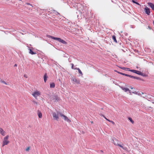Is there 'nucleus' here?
Instances as JSON below:
<instances>
[{
    "instance_id": "obj_1",
    "label": "nucleus",
    "mask_w": 154,
    "mask_h": 154,
    "mask_svg": "<svg viewBox=\"0 0 154 154\" xmlns=\"http://www.w3.org/2000/svg\"><path fill=\"white\" fill-rule=\"evenodd\" d=\"M62 114V113L57 110L56 111V112H53L52 114L53 119L58 120L59 115L61 116V114Z\"/></svg>"
},
{
    "instance_id": "obj_2",
    "label": "nucleus",
    "mask_w": 154,
    "mask_h": 154,
    "mask_svg": "<svg viewBox=\"0 0 154 154\" xmlns=\"http://www.w3.org/2000/svg\"><path fill=\"white\" fill-rule=\"evenodd\" d=\"M8 138L9 136L7 135L4 138L2 142V147L4 146L5 145H7L9 143V141L8 140Z\"/></svg>"
},
{
    "instance_id": "obj_3",
    "label": "nucleus",
    "mask_w": 154,
    "mask_h": 154,
    "mask_svg": "<svg viewBox=\"0 0 154 154\" xmlns=\"http://www.w3.org/2000/svg\"><path fill=\"white\" fill-rule=\"evenodd\" d=\"M76 13L77 14V17L78 18H79V17H81L82 16H84V11H83V10L81 11L80 10H78Z\"/></svg>"
},
{
    "instance_id": "obj_4",
    "label": "nucleus",
    "mask_w": 154,
    "mask_h": 154,
    "mask_svg": "<svg viewBox=\"0 0 154 154\" xmlns=\"http://www.w3.org/2000/svg\"><path fill=\"white\" fill-rule=\"evenodd\" d=\"M129 71H130L131 72H133V73H134L138 75L143 76V73L138 70H136L134 69H131L130 70H129Z\"/></svg>"
},
{
    "instance_id": "obj_5",
    "label": "nucleus",
    "mask_w": 154,
    "mask_h": 154,
    "mask_svg": "<svg viewBox=\"0 0 154 154\" xmlns=\"http://www.w3.org/2000/svg\"><path fill=\"white\" fill-rule=\"evenodd\" d=\"M51 99L55 102H57L60 99L56 95H54L51 96Z\"/></svg>"
},
{
    "instance_id": "obj_6",
    "label": "nucleus",
    "mask_w": 154,
    "mask_h": 154,
    "mask_svg": "<svg viewBox=\"0 0 154 154\" xmlns=\"http://www.w3.org/2000/svg\"><path fill=\"white\" fill-rule=\"evenodd\" d=\"M32 95L36 99L38 96L40 95V92L38 91H36L34 92L32 94Z\"/></svg>"
},
{
    "instance_id": "obj_7",
    "label": "nucleus",
    "mask_w": 154,
    "mask_h": 154,
    "mask_svg": "<svg viewBox=\"0 0 154 154\" xmlns=\"http://www.w3.org/2000/svg\"><path fill=\"white\" fill-rule=\"evenodd\" d=\"M61 116L63 119L65 121L67 122H70L71 120L68 119V118L65 115H64L63 113L61 114Z\"/></svg>"
},
{
    "instance_id": "obj_8",
    "label": "nucleus",
    "mask_w": 154,
    "mask_h": 154,
    "mask_svg": "<svg viewBox=\"0 0 154 154\" xmlns=\"http://www.w3.org/2000/svg\"><path fill=\"white\" fill-rule=\"evenodd\" d=\"M47 36L48 37V38H51L53 39H54V40H57L59 42V40H60V38H57V37H54L53 36H51V35H47Z\"/></svg>"
},
{
    "instance_id": "obj_9",
    "label": "nucleus",
    "mask_w": 154,
    "mask_h": 154,
    "mask_svg": "<svg viewBox=\"0 0 154 154\" xmlns=\"http://www.w3.org/2000/svg\"><path fill=\"white\" fill-rule=\"evenodd\" d=\"M145 12L148 15H149L150 13V9L146 7L145 8Z\"/></svg>"
},
{
    "instance_id": "obj_10",
    "label": "nucleus",
    "mask_w": 154,
    "mask_h": 154,
    "mask_svg": "<svg viewBox=\"0 0 154 154\" xmlns=\"http://www.w3.org/2000/svg\"><path fill=\"white\" fill-rule=\"evenodd\" d=\"M127 76L129 77L130 78H132L133 79H138L139 80H141V79L140 78L138 77H136V76H132L131 75L127 74Z\"/></svg>"
},
{
    "instance_id": "obj_11",
    "label": "nucleus",
    "mask_w": 154,
    "mask_h": 154,
    "mask_svg": "<svg viewBox=\"0 0 154 154\" xmlns=\"http://www.w3.org/2000/svg\"><path fill=\"white\" fill-rule=\"evenodd\" d=\"M113 143L115 145H119L118 143V140L116 138H114L112 140Z\"/></svg>"
},
{
    "instance_id": "obj_12",
    "label": "nucleus",
    "mask_w": 154,
    "mask_h": 154,
    "mask_svg": "<svg viewBox=\"0 0 154 154\" xmlns=\"http://www.w3.org/2000/svg\"><path fill=\"white\" fill-rule=\"evenodd\" d=\"M72 81L75 82L76 83L78 84L80 83V80L79 79H77L75 78L73 79Z\"/></svg>"
},
{
    "instance_id": "obj_13",
    "label": "nucleus",
    "mask_w": 154,
    "mask_h": 154,
    "mask_svg": "<svg viewBox=\"0 0 154 154\" xmlns=\"http://www.w3.org/2000/svg\"><path fill=\"white\" fill-rule=\"evenodd\" d=\"M148 5L151 8L152 10H154V4L151 2L148 3Z\"/></svg>"
},
{
    "instance_id": "obj_14",
    "label": "nucleus",
    "mask_w": 154,
    "mask_h": 154,
    "mask_svg": "<svg viewBox=\"0 0 154 154\" xmlns=\"http://www.w3.org/2000/svg\"><path fill=\"white\" fill-rule=\"evenodd\" d=\"M121 88L123 91H124L125 92H126L128 91H129L130 93H131L129 89L127 88H125L123 87H121Z\"/></svg>"
},
{
    "instance_id": "obj_15",
    "label": "nucleus",
    "mask_w": 154,
    "mask_h": 154,
    "mask_svg": "<svg viewBox=\"0 0 154 154\" xmlns=\"http://www.w3.org/2000/svg\"><path fill=\"white\" fill-rule=\"evenodd\" d=\"M0 133L3 136H5V132L4 131L2 128H0Z\"/></svg>"
},
{
    "instance_id": "obj_16",
    "label": "nucleus",
    "mask_w": 154,
    "mask_h": 154,
    "mask_svg": "<svg viewBox=\"0 0 154 154\" xmlns=\"http://www.w3.org/2000/svg\"><path fill=\"white\" fill-rule=\"evenodd\" d=\"M60 40L59 41V42L64 45L66 44H67V42L63 39H61V38H60Z\"/></svg>"
},
{
    "instance_id": "obj_17",
    "label": "nucleus",
    "mask_w": 154,
    "mask_h": 154,
    "mask_svg": "<svg viewBox=\"0 0 154 154\" xmlns=\"http://www.w3.org/2000/svg\"><path fill=\"white\" fill-rule=\"evenodd\" d=\"M132 93L133 94H134L138 95H141L142 94H143L142 92H141V93H140L139 92H137V91L133 92Z\"/></svg>"
},
{
    "instance_id": "obj_18",
    "label": "nucleus",
    "mask_w": 154,
    "mask_h": 154,
    "mask_svg": "<svg viewBox=\"0 0 154 154\" xmlns=\"http://www.w3.org/2000/svg\"><path fill=\"white\" fill-rule=\"evenodd\" d=\"M55 87V85L54 83L52 82L50 84V87L51 88H54Z\"/></svg>"
},
{
    "instance_id": "obj_19",
    "label": "nucleus",
    "mask_w": 154,
    "mask_h": 154,
    "mask_svg": "<svg viewBox=\"0 0 154 154\" xmlns=\"http://www.w3.org/2000/svg\"><path fill=\"white\" fill-rule=\"evenodd\" d=\"M48 78L47 74L45 73L44 76V79L45 82H46V81L47 80V78Z\"/></svg>"
},
{
    "instance_id": "obj_20",
    "label": "nucleus",
    "mask_w": 154,
    "mask_h": 154,
    "mask_svg": "<svg viewBox=\"0 0 154 154\" xmlns=\"http://www.w3.org/2000/svg\"><path fill=\"white\" fill-rule=\"evenodd\" d=\"M120 68L123 69V70H128V71H129V70H130V69L129 68H125V67H119Z\"/></svg>"
},
{
    "instance_id": "obj_21",
    "label": "nucleus",
    "mask_w": 154,
    "mask_h": 154,
    "mask_svg": "<svg viewBox=\"0 0 154 154\" xmlns=\"http://www.w3.org/2000/svg\"><path fill=\"white\" fill-rule=\"evenodd\" d=\"M29 53L32 54V55H33V54H36V53H35L32 50V49H29Z\"/></svg>"
},
{
    "instance_id": "obj_22",
    "label": "nucleus",
    "mask_w": 154,
    "mask_h": 154,
    "mask_svg": "<svg viewBox=\"0 0 154 154\" xmlns=\"http://www.w3.org/2000/svg\"><path fill=\"white\" fill-rule=\"evenodd\" d=\"M112 39L114 40V41L116 43H117V41L116 39V37L115 35H113L112 36Z\"/></svg>"
},
{
    "instance_id": "obj_23",
    "label": "nucleus",
    "mask_w": 154,
    "mask_h": 154,
    "mask_svg": "<svg viewBox=\"0 0 154 154\" xmlns=\"http://www.w3.org/2000/svg\"><path fill=\"white\" fill-rule=\"evenodd\" d=\"M74 69L78 70L79 73L81 75H83L82 72L80 70V69L79 68H74Z\"/></svg>"
},
{
    "instance_id": "obj_24",
    "label": "nucleus",
    "mask_w": 154,
    "mask_h": 154,
    "mask_svg": "<svg viewBox=\"0 0 154 154\" xmlns=\"http://www.w3.org/2000/svg\"><path fill=\"white\" fill-rule=\"evenodd\" d=\"M38 117H39V118H42V114L41 112H39V111H38Z\"/></svg>"
},
{
    "instance_id": "obj_25",
    "label": "nucleus",
    "mask_w": 154,
    "mask_h": 154,
    "mask_svg": "<svg viewBox=\"0 0 154 154\" xmlns=\"http://www.w3.org/2000/svg\"><path fill=\"white\" fill-rule=\"evenodd\" d=\"M25 5V6L26 7H27V5H29L31 7V8H32L33 7L32 5L31 4L28 3H26Z\"/></svg>"
},
{
    "instance_id": "obj_26",
    "label": "nucleus",
    "mask_w": 154,
    "mask_h": 154,
    "mask_svg": "<svg viewBox=\"0 0 154 154\" xmlns=\"http://www.w3.org/2000/svg\"><path fill=\"white\" fill-rule=\"evenodd\" d=\"M128 119L131 122V123H132V124H133L134 123V121L132 120L131 118L129 117L128 118Z\"/></svg>"
},
{
    "instance_id": "obj_27",
    "label": "nucleus",
    "mask_w": 154,
    "mask_h": 154,
    "mask_svg": "<svg viewBox=\"0 0 154 154\" xmlns=\"http://www.w3.org/2000/svg\"><path fill=\"white\" fill-rule=\"evenodd\" d=\"M132 2H133V3H135V4H136L137 5H140V4L139 3H138L137 2H136L134 0H132Z\"/></svg>"
},
{
    "instance_id": "obj_28",
    "label": "nucleus",
    "mask_w": 154,
    "mask_h": 154,
    "mask_svg": "<svg viewBox=\"0 0 154 154\" xmlns=\"http://www.w3.org/2000/svg\"><path fill=\"white\" fill-rule=\"evenodd\" d=\"M114 71H115V72H116L120 74L121 75L122 73V72H119V71H117V70H115Z\"/></svg>"
},
{
    "instance_id": "obj_29",
    "label": "nucleus",
    "mask_w": 154,
    "mask_h": 154,
    "mask_svg": "<svg viewBox=\"0 0 154 154\" xmlns=\"http://www.w3.org/2000/svg\"><path fill=\"white\" fill-rule=\"evenodd\" d=\"M102 116H103L104 118L106 119V120H108V121H109V122H110V121L109 120V119H108L105 116H104V115H102Z\"/></svg>"
},
{
    "instance_id": "obj_30",
    "label": "nucleus",
    "mask_w": 154,
    "mask_h": 154,
    "mask_svg": "<svg viewBox=\"0 0 154 154\" xmlns=\"http://www.w3.org/2000/svg\"><path fill=\"white\" fill-rule=\"evenodd\" d=\"M55 14L56 15H60V14L59 13H58V12H57V11H55Z\"/></svg>"
},
{
    "instance_id": "obj_31",
    "label": "nucleus",
    "mask_w": 154,
    "mask_h": 154,
    "mask_svg": "<svg viewBox=\"0 0 154 154\" xmlns=\"http://www.w3.org/2000/svg\"><path fill=\"white\" fill-rule=\"evenodd\" d=\"M122 149L125 150H128V148L126 147H123V148Z\"/></svg>"
},
{
    "instance_id": "obj_32",
    "label": "nucleus",
    "mask_w": 154,
    "mask_h": 154,
    "mask_svg": "<svg viewBox=\"0 0 154 154\" xmlns=\"http://www.w3.org/2000/svg\"><path fill=\"white\" fill-rule=\"evenodd\" d=\"M121 75H125V76H127V74H125V73H122V74H121Z\"/></svg>"
},
{
    "instance_id": "obj_33",
    "label": "nucleus",
    "mask_w": 154,
    "mask_h": 154,
    "mask_svg": "<svg viewBox=\"0 0 154 154\" xmlns=\"http://www.w3.org/2000/svg\"><path fill=\"white\" fill-rule=\"evenodd\" d=\"M70 64L72 65V67H71L72 69H74V68H73V66H74L73 64V63H71Z\"/></svg>"
},
{
    "instance_id": "obj_34",
    "label": "nucleus",
    "mask_w": 154,
    "mask_h": 154,
    "mask_svg": "<svg viewBox=\"0 0 154 154\" xmlns=\"http://www.w3.org/2000/svg\"><path fill=\"white\" fill-rule=\"evenodd\" d=\"M117 146H119L120 147H121L122 149L123 148V147L122 145H121L119 144V145H118Z\"/></svg>"
},
{
    "instance_id": "obj_35",
    "label": "nucleus",
    "mask_w": 154,
    "mask_h": 154,
    "mask_svg": "<svg viewBox=\"0 0 154 154\" xmlns=\"http://www.w3.org/2000/svg\"><path fill=\"white\" fill-rule=\"evenodd\" d=\"M2 83H3L5 84V85H7V83H6L5 81H2Z\"/></svg>"
},
{
    "instance_id": "obj_36",
    "label": "nucleus",
    "mask_w": 154,
    "mask_h": 154,
    "mask_svg": "<svg viewBox=\"0 0 154 154\" xmlns=\"http://www.w3.org/2000/svg\"><path fill=\"white\" fill-rule=\"evenodd\" d=\"M29 147H27L26 149V151H28L29 150Z\"/></svg>"
},
{
    "instance_id": "obj_37",
    "label": "nucleus",
    "mask_w": 154,
    "mask_h": 154,
    "mask_svg": "<svg viewBox=\"0 0 154 154\" xmlns=\"http://www.w3.org/2000/svg\"><path fill=\"white\" fill-rule=\"evenodd\" d=\"M110 122H112V124H114L115 123L113 122L112 121H110Z\"/></svg>"
},
{
    "instance_id": "obj_38",
    "label": "nucleus",
    "mask_w": 154,
    "mask_h": 154,
    "mask_svg": "<svg viewBox=\"0 0 154 154\" xmlns=\"http://www.w3.org/2000/svg\"><path fill=\"white\" fill-rule=\"evenodd\" d=\"M24 76L26 78H27V75H24Z\"/></svg>"
},
{
    "instance_id": "obj_39",
    "label": "nucleus",
    "mask_w": 154,
    "mask_h": 154,
    "mask_svg": "<svg viewBox=\"0 0 154 154\" xmlns=\"http://www.w3.org/2000/svg\"><path fill=\"white\" fill-rule=\"evenodd\" d=\"M17 66V64H15L14 65V66L15 67V66Z\"/></svg>"
},
{
    "instance_id": "obj_40",
    "label": "nucleus",
    "mask_w": 154,
    "mask_h": 154,
    "mask_svg": "<svg viewBox=\"0 0 154 154\" xmlns=\"http://www.w3.org/2000/svg\"><path fill=\"white\" fill-rule=\"evenodd\" d=\"M131 89H133V88H132V87H131Z\"/></svg>"
},
{
    "instance_id": "obj_41",
    "label": "nucleus",
    "mask_w": 154,
    "mask_h": 154,
    "mask_svg": "<svg viewBox=\"0 0 154 154\" xmlns=\"http://www.w3.org/2000/svg\"><path fill=\"white\" fill-rule=\"evenodd\" d=\"M153 25H154V20L153 21Z\"/></svg>"
},
{
    "instance_id": "obj_42",
    "label": "nucleus",
    "mask_w": 154,
    "mask_h": 154,
    "mask_svg": "<svg viewBox=\"0 0 154 154\" xmlns=\"http://www.w3.org/2000/svg\"><path fill=\"white\" fill-rule=\"evenodd\" d=\"M148 27H149V28L150 29V27H149V26H148Z\"/></svg>"
},
{
    "instance_id": "obj_43",
    "label": "nucleus",
    "mask_w": 154,
    "mask_h": 154,
    "mask_svg": "<svg viewBox=\"0 0 154 154\" xmlns=\"http://www.w3.org/2000/svg\"><path fill=\"white\" fill-rule=\"evenodd\" d=\"M31 8V7H30V8H29V9H30V8Z\"/></svg>"
}]
</instances>
